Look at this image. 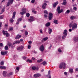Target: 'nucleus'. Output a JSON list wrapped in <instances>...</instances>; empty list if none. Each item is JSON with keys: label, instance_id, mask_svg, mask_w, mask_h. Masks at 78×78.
I'll return each mask as SVG.
<instances>
[{"label": "nucleus", "instance_id": "nucleus-1", "mask_svg": "<svg viewBox=\"0 0 78 78\" xmlns=\"http://www.w3.org/2000/svg\"><path fill=\"white\" fill-rule=\"evenodd\" d=\"M73 22H72L69 25V27H72V29H69V32H71L72 30H76V28H77V24L75 23L73 24Z\"/></svg>", "mask_w": 78, "mask_h": 78}, {"label": "nucleus", "instance_id": "nucleus-2", "mask_svg": "<svg viewBox=\"0 0 78 78\" xmlns=\"http://www.w3.org/2000/svg\"><path fill=\"white\" fill-rule=\"evenodd\" d=\"M59 69H65L66 68V64L63 62H62L59 65Z\"/></svg>", "mask_w": 78, "mask_h": 78}, {"label": "nucleus", "instance_id": "nucleus-3", "mask_svg": "<svg viewBox=\"0 0 78 78\" xmlns=\"http://www.w3.org/2000/svg\"><path fill=\"white\" fill-rule=\"evenodd\" d=\"M61 9V8L60 7V6H58L57 8V11L58 12V14H60V13H61L62 11H63V10L62 9H61L60 10V9Z\"/></svg>", "mask_w": 78, "mask_h": 78}, {"label": "nucleus", "instance_id": "nucleus-4", "mask_svg": "<svg viewBox=\"0 0 78 78\" xmlns=\"http://www.w3.org/2000/svg\"><path fill=\"white\" fill-rule=\"evenodd\" d=\"M22 11H23L20 12V14H21V15H23V14H25L27 12L26 9H23Z\"/></svg>", "mask_w": 78, "mask_h": 78}, {"label": "nucleus", "instance_id": "nucleus-5", "mask_svg": "<svg viewBox=\"0 0 78 78\" xmlns=\"http://www.w3.org/2000/svg\"><path fill=\"white\" fill-rule=\"evenodd\" d=\"M2 33L4 35L6 34V37H8L9 36V34L6 31H5L4 30H3Z\"/></svg>", "mask_w": 78, "mask_h": 78}, {"label": "nucleus", "instance_id": "nucleus-6", "mask_svg": "<svg viewBox=\"0 0 78 78\" xmlns=\"http://www.w3.org/2000/svg\"><path fill=\"white\" fill-rule=\"evenodd\" d=\"M13 2L14 0H9V2L7 4V6H8L10 4H12V3H13Z\"/></svg>", "mask_w": 78, "mask_h": 78}, {"label": "nucleus", "instance_id": "nucleus-7", "mask_svg": "<svg viewBox=\"0 0 78 78\" xmlns=\"http://www.w3.org/2000/svg\"><path fill=\"white\" fill-rule=\"evenodd\" d=\"M39 49L41 51H43L44 50V45L42 44L41 45Z\"/></svg>", "mask_w": 78, "mask_h": 78}, {"label": "nucleus", "instance_id": "nucleus-8", "mask_svg": "<svg viewBox=\"0 0 78 78\" xmlns=\"http://www.w3.org/2000/svg\"><path fill=\"white\" fill-rule=\"evenodd\" d=\"M1 53L2 55H7L8 53V52L6 51H2Z\"/></svg>", "mask_w": 78, "mask_h": 78}, {"label": "nucleus", "instance_id": "nucleus-9", "mask_svg": "<svg viewBox=\"0 0 78 78\" xmlns=\"http://www.w3.org/2000/svg\"><path fill=\"white\" fill-rule=\"evenodd\" d=\"M49 20H51L53 17V14L51 13H50L49 14Z\"/></svg>", "mask_w": 78, "mask_h": 78}, {"label": "nucleus", "instance_id": "nucleus-10", "mask_svg": "<svg viewBox=\"0 0 78 78\" xmlns=\"http://www.w3.org/2000/svg\"><path fill=\"white\" fill-rule=\"evenodd\" d=\"M41 75L40 74L37 73L36 74H34V77L35 78H37V77H39V76H41Z\"/></svg>", "mask_w": 78, "mask_h": 78}, {"label": "nucleus", "instance_id": "nucleus-11", "mask_svg": "<svg viewBox=\"0 0 78 78\" xmlns=\"http://www.w3.org/2000/svg\"><path fill=\"white\" fill-rule=\"evenodd\" d=\"M23 46H21L19 48H17V50H18L21 51L22 50H23Z\"/></svg>", "mask_w": 78, "mask_h": 78}, {"label": "nucleus", "instance_id": "nucleus-12", "mask_svg": "<svg viewBox=\"0 0 78 78\" xmlns=\"http://www.w3.org/2000/svg\"><path fill=\"white\" fill-rule=\"evenodd\" d=\"M21 36H22L21 35H17L16 37L15 38V39H20L21 37Z\"/></svg>", "mask_w": 78, "mask_h": 78}, {"label": "nucleus", "instance_id": "nucleus-13", "mask_svg": "<svg viewBox=\"0 0 78 78\" xmlns=\"http://www.w3.org/2000/svg\"><path fill=\"white\" fill-rule=\"evenodd\" d=\"M29 20L30 22H32V21H33L34 20V18H33V17L31 16L30 17V19Z\"/></svg>", "mask_w": 78, "mask_h": 78}, {"label": "nucleus", "instance_id": "nucleus-14", "mask_svg": "<svg viewBox=\"0 0 78 78\" xmlns=\"http://www.w3.org/2000/svg\"><path fill=\"white\" fill-rule=\"evenodd\" d=\"M7 73V72L6 71H4L3 72V75L4 76H6V74Z\"/></svg>", "mask_w": 78, "mask_h": 78}, {"label": "nucleus", "instance_id": "nucleus-15", "mask_svg": "<svg viewBox=\"0 0 78 78\" xmlns=\"http://www.w3.org/2000/svg\"><path fill=\"white\" fill-rule=\"evenodd\" d=\"M20 43V41H14L13 43V45H14L15 44H19Z\"/></svg>", "mask_w": 78, "mask_h": 78}, {"label": "nucleus", "instance_id": "nucleus-16", "mask_svg": "<svg viewBox=\"0 0 78 78\" xmlns=\"http://www.w3.org/2000/svg\"><path fill=\"white\" fill-rule=\"evenodd\" d=\"M58 4V2H56L54 4H53V7L54 8H55Z\"/></svg>", "mask_w": 78, "mask_h": 78}, {"label": "nucleus", "instance_id": "nucleus-17", "mask_svg": "<svg viewBox=\"0 0 78 78\" xmlns=\"http://www.w3.org/2000/svg\"><path fill=\"white\" fill-rule=\"evenodd\" d=\"M47 5V4L46 3H44V5L42 6V8L43 9H45V7Z\"/></svg>", "mask_w": 78, "mask_h": 78}, {"label": "nucleus", "instance_id": "nucleus-18", "mask_svg": "<svg viewBox=\"0 0 78 78\" xmlns=\"http://www.w3.org/2000/svg\"><path fill=\"white\" fill-rule=\"evenodd\" d=\"M63 34L65 35H67V30H64V32H63Z\"/></svg>", "mask_w": 78, "mask_h": 78}, {"label": "nucleus", "instance_id": "nucleus-19", "mask_svg": "<svg viewBox=\"0 0 78 78\" xmlns=\"http://www.w3.org/2000/svg\"><path fill=\"white\" fill-rule=\"evenodd\" d=\"M0 69H6V67L5 66H0Z\"/></svg>", "mask_w": 78, "mask_h": 78}, {"label": "nucleus", "instance_id": "nucleus-20", "mask_svg": "<svg viewBox=\"0 0 78 78\" xmlns=\"http://www.w3.org/2000/svg\"><path fill=\"white\" fill-rule=\"evenodd\" d=\"M16 12H14L13 13V16H12V18L13 19H15V15H16Z\"/></svg>", "mask_w": 78, "mask_h": 78}, {"label": "nucleus", "instance_id": "nucleus-21", "mask_svg": "<svg viewBox=\"0 0 78 78\" xmlns=\"http://www.w3.org/2000/svg\"><path fill=\"white\" fill-rule=\"evenodd\" d=\"M73 39L74 41H78V37H74Z\"/></svg>", "mask_w": 78, "mask_h": 78}, {"label": "nucleus", "instance_id": "nucleus-22", "mask_svg": "<svg viewBox=\"0 0 78 78\" xmlns=\"http://www.w3.org/2000/svg\"><path fill=\"white\" fill-rule=\"evenodd\" d=\"M8 45L9 47H12V44H11V43H9V42L8 43Z\"/></svg>", "mask_w": 78, "mask_h": 78}, {"label": "nucleus", "instance_id": "nucleus-23", "mask_svg": "<svg viewBox=\"0 0 78 78\" xmlns=\"http://www.w3.org/2000/svg\"><path fill=\"white\" fill-rule=\"evenodd\" d=\"M49 34H51V32L52 31V30H51V29H49Z\"/></svg>", "mask_w": 78, "mask_h": 78}, {"label": "nucleus", "instance_id": "nucleus-24", "mask_svg": "<svg viewBox=\"0 0 78 78\" xmlns=\"http://www.w3.org/2000/svg\"><path fill=\"white\" fill-rule=\"evenodd\" d=\"M50 23H47L46 24V27H48V26H50Z\"/></svg>", "mask_w": 78, "mask_h": 78}, {"label": "nucleus", "instance_id": "nucleus-25", "mask_svg": "<svg viewBox=\"0 0 78 78\" xmlns=\"http://www.w3.org/2000/svg\"><path fill=\"white\" fill-rule=\"evenodd\" d=\"M5 50H8V46H5Z\"/></svg>", "mask_w": 78, "mask_h": 78}, {"label": "nucleus", "instance_id": "nucleus-26", "mask_svg": "<svg viewBox=\"0 0 78 78\" xmlns=\"http://www.w3.org/2000/svg\"><path fill=\"white\" fill-rule=\"evenodd\" d=\"M42 61V59H41L40 60H38L37 61V62H41Z\"/></svg>", "mask_w": 78, "mask_h": 78}, {"label": "nucleus", "instance_id": "nucleus-27", "mask_svg": "<svg viewBox=\"0 0 78 78\" xmlns=\"http://www.w3.org/2000/svg\"><path fill=\"white\" fill-rule=\"evenodd\" d=\"M54 22L56 24H57L58 23V21L57 20H54Z\"/></svg>", "mask_w": 78, "mask_h": 78}, {"label": "nucleus", "instance_id": "nucleus-28", "mask_svg": "<svg viewBox=\"0 0 78 78\" xmlns=\"http://www.w3.org/2000/svg\"><path fill=\"white\" fill-rule=\"evenodd\" d=\"M69 71L70 73H72V72H73V69H69Z\"/></svg>", "mask_w": 78, "mask_h": 78}, {"label": "nucleus", "instance_id": "nucleus-29", "mask_svg": "<svg viewBox=\"0 0 78 78\" xmlns=\"http://www.w3.org/2000/svg\"><path fill=\"white\" fill-rule=\"evenodd\" d=\"M13 30V28H12V27H10L9 29V31H12Z\"/></svg>", "mask_w": 78, "mask_h": 78}, {"label": "nucleus", "instance_id": "nucleus-30", "mask_svg": "<svg viewBox=\"0 0 78 78\" xmlns=\"http://www.w3.org/2000/svg\"><path fill=\"white\" fill-rule=\"evenodd\" d=\"M10 22L11 23H12V22L14 21V20L12 19H11L10 20Z\"/></svg>", "mask_w": 78, "mask_h": 78}, {"label": "nucleus", "instance_id": "nucleus-31", "mask_svg": "<svg viewBox=\"0 0 78 78\" xmlns=\"http://www.w3.org/2000/svg\"><path fill=\"white\" fill-rule=\"evenodd\" d=\"M32 70H36V67L35 66H33L32 67Z\"/></svg>", "mask_w": 78, "mask_h": 78}, {"label": "nucleus", "instance_id": "nucleus-32", "mask_svg": "<svg viewBox=\"0 0 78 78\" xmlns=\"http://www.w3.org/2000/svg\"><path fill=\"white\" fill-rule=\"evenodd\" d=\"M70 18L72 20H73V19H75V17L71 16Z\"/></svg>", "mask_w": 78, "mask_h": 78}, {"label": "nucleus", "instance_id": "nucleus-33", "mask_svg": "<svg viewBox=\"0 0 78 78\" xmlns=\"http://www.w3.org/2000/svg\"><path fill=\"white\" fill-rule=\"evenodd\" d=\"M27 62H32V60H30V59H28L27 60Z\"/></svg>", "mask_w": 78, "mask_h": 78}, {"label": "nucleus", "instance_id": "nucleus-34", "mask_svg": "<svg viewBox=\"0 0 78 78\" xmlns=\"http://www.w3.org/2000/svg\"><path fill=\"white\" fill-rule=\"evenodd\" d=\"M4 64V62L3 61H2L1 62V66H3V65Z\"/></svg>", "mask_w": 78, "mask_h": 78}, {"label": "nucleus", "instance_id": "nucleus-35", "mask_svg": "<svg viewBox=\"0 0 78 78\" xmlns=\"http://www.w3.org/2000/svg\"><path fill=\"white\" fill-rule=\"evenodd\" d=\"M4 17V15H2L0 16V19H2Z\"/></svg>", "mask_w": 78, "mask_h": 78}, {"label": "nucleus", "instance_id": "nucleus-36", "mask_svg": "<svg viewBox=\"0 0 78 78\" xmlns=\"http://www.w3.org/2000/svg\"><path fill=\"white\" fill-rule=\"evenodd\" d=\"M66 0H63V5H66Z\"/></svg>", "mask_w": 78, "mask_h": 78}, {"label": "nucleus", "instance_id": "nucleus-37", "mask_svg": "<svg viewBox=\"0 0 78 78\" xmlns=\"http://www.w3.org/2000/svg\"><path fill=\"white\" fill-rule=\"evenodd\" d=\"M26 16L27 17H29V16H30V13H26Z\"/></svg>", "mask_w": 78, "mask_h": 78}, {"label": "nucleus", "instance_id": "nucleus-38", "mask_svg": "<svg viewBox=\"0 0 78 78\" xmlns=\"http://www.w3.org/2000/svg\"><path fill=\"white\" fill-rule=\"evenodd\" d=\"M44 14H48V12L47 10H44Z\"/></svg>", "mask_w": 78, "mask_h": 78}, {"label": "nucleus", "instance_id": "nucleus-39", "mask_svg": "<svg viewBox=\"0 0 78 78\" xmlns=\"http://www.w3.org/2000/svg\"><path fill=\"white\" fill-rule=\"evenodd\" d=\"M8 26V24H5V28H7Z\"/></svg>", "mask_w": 78, "mask_h": 78}, {"label": "nucleus", "instance_id": "nucleus-40", "mask_svg": "<svg viewBox=\"0 0 78 78\" xmlns=\"http://www.w3.org/2000/svg\"><path fill=\"white\" fill-rule=\"evenodd\" d=\"M47 39H48V37H46L44 38L43 40L44 41H46V40H47Z\"/></svg>", "mask_w": 78, "mask_h": 78}, {"label": "nucleus", "instance_id": "nucleus-41", "mask_svg": "<svg viewBox=\"0 0 78 78\" xmlns=\"http://www.w3.org/2000/svg\"><path fill=\"white\" fill-rule=\"evenodd\" d=\"M47 62H43V65H45V64H46Z\"/></svg>", "mask_w": 78, "mask_h": 78}, {"label": "nucleus", "instance_id": "nucleus-42", "mask_svg": "<svg viewBox=\"0 0 78 78\" xmlns=\"http://www.w3.org/2000/svg\"><path fill=\"white\" fill-rule=\"evenodd\" d=\"M0 47H3V44L2 43H0Z\"/></svg>", "mask_w": 78, "mask_h": 78}, {"label": "nucleus", "instance_id": "nucleus-43", "mask_svg": "<svg viewBox=\"0 0 78 78\" xmlns=\"http://www.w3.org/2000/svg\"><path fill=\"white\" fill-rule=\"evenodd\" d=\"M22 20V18H20L19 19H18V21H21V20Z\"/></svg>", "mask_w": 78, "mask_h": 78}, {"label": "nucleus", "instance_id": "nucleus-44", "mask_svg": "<svg viewBox=\"0 0 78 78\" xmlns=\"http://www.w3.org/2000/svg\"><path fill=\"white\" fill-rule=\"evenodd\" d=\"M32 11L33 12H34V14H36V12L34 10H33V9H32Z\"/></svg>", "mask_w": 78, "mask_h": 78}, {"label": "nucleus", "instance_id": "nucleus-45", "mask_svg": "<svg viewBox=\"0 0 78 78\" xmlns=\"http://www.w3.org/2000/svg\"><path fill=\"white\" fill-rule=\"evenodd\" d=\"M77 8H76L75 7H74L73 8V10H74V11H76V9H77Z\"/></svg>", "mask_w": 78, "mask_h": 78}, {"label": "nucleus", "instance_id": "nucleus-46", "mask_svg": "<svg viewBox=\"0 0 78 78\" xmlns=\"http://www.w3.org/2000/svg\"><path fill=\"white\" fill-rule=\"evenodd\" d=\"M9 74L10 75H12L13 74V73H12V72H10L9 73Z\"/></svg>", "mask_w": 78, "mask_h": 78}, {"label": "nucleus", "instance_id": "nucleus-47", "mask_svg": "<svg viewBox=\"0 0 78 78\" xmlns=\"http://www.w3.org/2000/svg\"><path fill=\"white\" fill-rule=\"evenodd\" d=\"M28 43L29 44L31 45V44H32V42H31V41H29L28 42Z\"/></svg>", "mask_w": 78, "mask_h": 78}, {"label": "nucleus", "instance_id": "nucleus-48", "mask_svg": "<svg viewBox=\"0 0 78 78\" xmlns=\"http://www.w3.org/2000/svg\"><path fill=\"white\" fill-rule=\"evenodd\" d=\"M58 51L59 52H62V51H61V49H60V48H59L58 49Z\"/></svg>", "mask_w": 78, "mask_h": 78}, {"label": "nucleus", "instance_id": "nucleus-49", "mask_svg": "<svg viewBox=\"0 0 78 78\" xmlns=\"http://www.w3.org/2000/svg\"><path fill=\"white\" fill-rule=\"evenodd\" d=\"M40 31L41 33V34H42V30L40 29Z\"/></svg>", "mask_w": 78, "mask_h": 78}, {"label": "nucleus", "instance_id": "nucleus-50", "mask_svg": "<svg viewBox=\"0 0 78 78\" xmlns=\"http://www.w3.org/2000/svg\"><path fill=\"white\" fill-rule=\"evenodd\" d=\"M25 34L26 35H27V34H28V32L27 31H26L25 32Z\"/></svg>", "mask_w": 78, "mask_h": 78}, {"label": "nucleus", "instance_id": "nucleus-51", "mask_svg": "<svg viewBox=\"0 0 78 78\" xmlns=\"http://www.w3.org/2000/svg\"><path fill=\"white\" fill-rule=\"evenodd\" d=\"M66 12H67V13H69V12H70V10H67L66 11Z\"/></svg>", "mask_w": 78, "mask_h": 78}, {"label": "nucleus", "instance_id": "nucleus-52", "mask_svg": "<svg viewBox=\"0 0 78 78\" xmlns=\"http://www.w3.org/2000/svg\"><path fill=\"white\" fill-rule=\"evenodd\" d=\"M34 2H35V0H32L31 1V2L32 3H34Z\"/></svg>", "mask_w": 78, "mask_h": 78}, {"label": "nucleus", "instance_id": "nucleus-53", "mask_svg": "<svg viewBox=\"0 0 78 78\" xmlns=\"http://www.w3.org/2000/svg\"><path fill=\"white\" fill-rule=\"evenodd\" d=\"M64 74L65 75H67V73L66 72H65Z\"/></svg>", "mask_w": 78, "mask_h": 78}, {"label": "nucleus", "instance_id": "nucleus-54", "mask_svg": "<svg viewBox=\"0 0 78 78\" xmlns=\"http://www.w3.org/2000/svg\"><path fill=\"white\" fill-rule=\"evenodd\" d=\"M64 37H66V36L63 35L62 37V39H64Z\"/></svg>", "mask_w": 78, "mask_h": 78}, {"label": "nucleus", "instance_id": "nucleus-55", "mask_svg": "<svg viewBox=\"0 0 78 78\" xmlns=\"http://www.w3.org/2000/svg\"><path fill=\"white\" fill-rule=\"evenodd\" d=\"M26 57H23V59H26Z\"/></svg>", "mask_w": 78, "mask_h": 78}, {"label": "nucleus", "instance_id": "nucleus-56", "mask_svg": "<svg viewBox=\"0 0 78 78\" xmlns=\"http://www.w3.org/2000/svg\"><path fill=\"white\" fill-rule=\"evenodd\" d=\"M28 48H31V46L30 45H28Z\"/></svg>", "mask_w": 78, "mask_h": 78}, {"label": "nucleus", "instance_id": "nucleus-57", "mask_svg": "<svg viewBox=\"0 0 78 78\" xmlns=\"http://www.w3.org/2000/svg\"><path fill=\"white\" fill-rule=\"evenodd\" d=\"M16 70H19V67H17L16 68Z\"/></svg>", "mask_w": 78, "mask_h": 78}, {"label": "nucleus", "instance_id": "nucleus-58", "mask_svg": "<svg viewBox=\"0 0 78 78\" xmlns=\"http://www.w3.org/2000/svg\"><path fill=\"white\" fill-rule=\"evenodd\" d=\"M2 23H0V27H2Z\"/></svg>", "mask_w": 78, "mask_h": 78}, {"label": "nucleus", "instance_id": "nucleus-59", "mask_svg": "<svg viewBox=\"0 0 78 78\" xmlns=\"http://www.w3.org/2000/svg\"><path fill=\"white\" fill-rule=\"evenodd\" d=\"M44 17H47V15H44Z\"/></svg>", "mask_w": 78, "mask_h": 78}, {"label": "nucleus", "instance_id": "nucleus-60", "mask_svg": "<svg viewBox=\"0 0 78 78\" xmlns=\"http://www.w3.org/2000/svg\"><path fill=\"white\" fill-rule=\"evenodd\" d=\"M32 60H34V59H35V58H34L32 57Z\"/></svg>", "mask_w": 78, "mask_h": 78}, {"label": "nucleus", "instance_id": "nucleus-61", "mask_svg": "<svg viewBox=\"0 0 78 78\" xmlns=\"http://www.w3.org/2000/svg\"><path fill=\"white\" fill-rule=\"evenodd\" d=\"M4 11H5V10L4 9H2V12H4Z\"/></svg>", "mask_w": 78, "mask_h": 78}, {"label": "nucleus", "instance_id": "nucleus-62", "mask_svg": "<svg viewBox=\"0 0 78 78\" xmlns=\"http://www.w3.org/2000/svg\"><path fill=\"white\" fill-rule=\"evenodd\" d=\"M19 22H18L16 23L17 25H18V24H19Z\"/></svg>", "mask_w": 78, "mask_h": 78}, {"label": "nucleus", "instance_id": "nucleus-63", "mask_svg": "<svg viewBox=\"0 0 78 78\" xmlns=\"http://www.w3.org/2000/svg\"><path fill=\"white\" fill-rule=\"evenodd\" d=\"M76 71H78V68L76 69Z\"/></svg>", "mask_w": 78, "mask_h": 78}, {"label": "nucleus", "instance_id": "nucleus-64", "mask_svg": "<svg viewBox=\"0 0 78 78\" xmlns=\"http://www.w3.org/2000/svg\"><path fill=\"white\" fill-rule=\"evenodd\" d=\"M5 1V0H2V3H3V2Z\"/></svg>", "mask_w": 78, "mask_h": 78}]
</instances>
